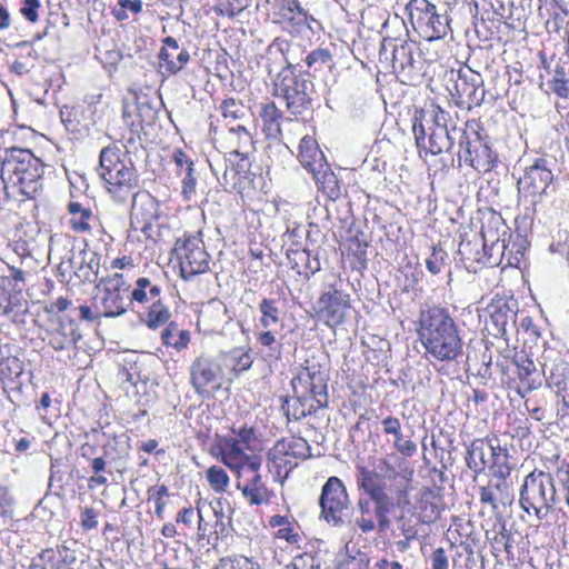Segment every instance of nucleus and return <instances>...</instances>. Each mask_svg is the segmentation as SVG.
<instances>
[{
    "instance_id": "nucleus-1",
    "label": "nucleus",
    "mask_w": 569,
    "mask_h": 569,
    "mask_svg": "<svg viewBox=\"0 0 569 569\" xmlns=\"http://www.w3.org/2000/svg\"><path fill=\"white\" fill-rule=\"evenodd\" d=\"M43 164L29 149L10 148L1 158L3 198H33L42 188Z\"/></svg>"
},
{
    "instance_id": "nucleus-2",
    "label": "nucleus",
    "mask_w": 569,
    "mask_h": 569,
    "mask_svg": "<svg viewBox=\"0 0 569 569\" xmlns=\"http://www.w3.org/2000/svg\"><path fill=\"white\" fill-rule=\"evenodd\" d=\"M419 335L427 351L438 360H455L462 352L457 326L443 308L432 307L421 313Z\"/></svg>"
},
{
    "instance_id": "nucleus-3",
    "label": "nucleus",
    "mask_w": 569,
    "mask_h": 569,
    "mask_svg": "<svg viewBox=\"0 0 569 569\" xmlns=\"http://www.w3.org/2000/svg\"><path fill=\"white\" fill-rule=\"evenodd\" d=\"M558 498L553 478L545 471L535 470L527 475L519 491L521 509L529 515L533 513L540 520L548 516Z\"/></svg>"
},
{
    "instance_id": "nucleus-4",
    "label": "nucleus",
    "mask_w": 569,
    "mask_h": 569,
    "mask_svg": "<svg viewBox=\"0 0 569 569\" xmlns=\"http://www.w3.org/2000/svg\"><path fill=\"white\" fill-rule=\"evenodd\" d=\"M273 86L274 96L286 101L287 109L292 114H303L311 108L313 83L305 76L296 74L291 66L277 74Z\"/></svg>"
},
{
    "instance_id": "nucleus-5",
    "label": "nucleus",
    "mask_w": 569,
    "mask_h": 569,
    "mask_svg": "<svg viewBox=\"0 0 569 569\" xmlns=\"http://www.w3.org/2000/svg\"><path fill=\"white\" fill-rule=\"evenodd\" d=\"M103 286L93 299L96 312L106 318L122 316L131 305L130 284L123 279V274L114 273L101 280Z\"/></svg>"
},
{
    "instance_id": "nucleus-6",
    "label": "nucleus",
    "mask_w": 569,
    "mask_h": 569,
    "mask_svg": "<svg viewBox=\"0 0 569 569\" xmlns=\"http://www.w3.org/2000/svg\"><path fill=\"white\" fill-rule=\"evenodd\" d=\"M392 48V67L402 83L413 84L421 78L422 61L411 38H382L381 49Z\"/></svg>"
},
{
    "instance_id": "nucleus-7",
    "label": "nucleus",
    "mask_w": 569,
    "mask_h": 569,
    "mask_svg": "<svg viewBox=\"0 0 569 569\" xmlns=\"http://www.w3.org/2000/svg\"><path fill=\"white\" fill-rule=\"evenodd\" d=\"M120 156L121 150L114 144H109L100 151L97 171L106 182L109 192H113L116 189H130L137 180L131 163L127 164Z\"/></svg>"
},
{
    "instance_id": "nucleus-8",
    "label": "nucleus",
    "mask_w": 569,
    "mask_h": 569,
    "mask_svg": "<svg viewBox=\"0 0 569 569\" xmlns=\"http://www.w3.org/2000/svg\"><path fill=\"white\" fill-rule=\"evenodd\" d=\"M553 180V173L549 161L545 158H537L526 167L523 174L517 181L519 200L531 206L541 202L548 196V190Z\"/></svg>"
},
{
    "instance_id": "nucleus-9",
    "label": "nucleus",
    "mask_w": 569,
    "mask_h": 569,
    "mask_svg": "<svg viewBox=\"0 0 569 569\" xmlns=\"http://www.w3.org/2000/svg\"><path fill=\"white\" fill-rule=\"evenodd\" d=\"M291 383L295 393L309 395L318 408L328 406V372L315 358L306 360Z\"/></svg>"
},
{
    "instance_id": "nucleus-10",
    "label": "nucleus",
    "mask_w": 569,
    "mask_h": 569,
    "mask_svg": "<svg viewBox=\"0 0 569 569\" xmlns=\"http://www.w3.org/2000/svg\"><path fill=\"white\" fill-rule=\"evenodd\" d=\"M173 251L179 260L180 273L184 280H191L194 276L209 270L210 256L206 251L201 238L184 234L176 241Z\"/></svg>"
},
{
    "instance_id": "nucleus-11",
    "label": "nucleus",
    "mask_w": 569,
    "mask_h": 569,
    "mask_svg": "<svg viewBox=\"0 0 569 569\" xmlns=\"http://www.w3.org/2000/svg\"><path fill=\"white\" fill-rule=\"evenodd\" d=\"M224 372L218 359L199 356L190 366V383L194 392L202 398H210L221 389Z\"/></svg>"
},
{
    "instance_id": "nucleus-12",
    "label": "nucleus",
    "mask_w": 569,
    "mask_h": 569,
    "mask_svg": "<svg viewBox=\"0 0 569 569\" xmlns=\"http://www.w3.org/2000/svg\"><path fill=\"white\" fill-rule=\"evenodd\" d=\"M349 503L343 482L338 477H330L322 486L319 498L320 518L333 527H341Z\"/></svg>"
},
{
    "instance_id": "nucleus-13",
    "label": "nucleus",
    "mask_w": 569,
    "mask_h": 569,
    "mask_svg": "<svg viewBox=\"0 0 569 569\" xmlns=\"http://www.w3.org/2000/svg\"><path fill=\"white\" fill-rule=\"evenodd\" d=\"M357 486L362 489L375 503V512L380 530L389 527V512L393 508V501L385 490V485L378 480V475L363 466L357 468Z\"/></svg>"
},
{
    "instance_id": "nucleus-14",
    "label": "nucleus",
    "mask_w": 569,
    "mask_h": 569,
    "mask_svg": "<svg viewBox=\"0 0 569 569\" xmlns=\"http://www.w3.org/2000/svg\"><path fill=\"white\" fill-rule=\"evenodd\" d=\"M459 144L458 158L460 161H465L480 173L488 172L493 168L496 156L478 132L472 131L471 134L466 131L460 132Z\"/></svg>"
},
{
    "instance_id": "nucleus-15",
    "label": "nucleus",
    "mask_w": 569,
    "mask_h": 569,
    "mask_svg": "<svg viewBox=\"0 0 569 569\" xmlns=\"http://www.w3.org/2000/svg\"><path fill=\"white\" fill-rule=\"evenodd\" d=\"M229 158L234 173H247L250 170V154L254 150L251 133L243 123L230 126L228 129Z\"/></svg>"
},
{
    "instance_id": "nucleus-16",
    "label": "nucleus",
    "mask_w": 569,
    "mask_h": 569,
    "mask_svg": "<svg viewBox=\"0 0 569 569\" xmlns=\"http://www.w3.org/2000/svg\"><path fill=\"white\" fill-rule=\"evenodd\" d=\"M279 14L281 19L278 22L282 26V30L292 36L316 34L321 30V24L307 14L306 10L301 8L299 0H287L280 7Z\"/></svg>"
},
{
    "instance_id": "nucleus-17",
    "label": "nucleus",
    "mask_w": 569,
    "mask_h": 569,
    "mask_svg": "<svg viewBox=\"0 0 569 569\" xmlns=\"http://www.w3.org/2000/svg\"><path fill=\"white\" fill-rule=\"evenodd\" d=\"M310 455V445L306 439L291 437L279 440L269 451L268 457L277 468H292L298 465V460H305Z\"/></svg>"
},
{
    "instance_id": "nucleus-18",
    "label": "nucleus",
    "mask_w": 569,
    "mask_h": 569,
    "mask_svg": "<svg viewBox=\"0 0 569 569\" xmlns=\"http://www.w3.org/2000/svg\"><path fill=\"white\" fill-rule=\"evenodd\" d=\"M349 309V296L340 290H333L319 298L317 313L327 326L332 328L345 321Z\"/></svg>"
},
{
    "instance_id": "nucleus-19",
    "label": "nucleus",
    "mask_w": 569,
    "mask_h": 569,
    "mask_svg": "<svg viewBox=\"0 0 569 569\" xmlns=\"http://www.w3.org/2000/svg\"><path fill=\"white\" fill-rule=\"evenodd\" d=\"M101 256L86 249L77 254L72 253L61 266L68 264L69 269L82 282H94L100 268Z\"/></svg>"
},
{
    "instance_id": "nucleus-20",
    "label": "nucleus",
    "mask_w": 569,
    "mask_h": 569,
    "mask_svg": "<svg viewBox=\"0 0 569 569\" xmlns=\"http://www.w3.org/2000/svg\"><path fill=\"white\" fill-rule=\"evenodd\" d=\"M159 218V202L149 192H138L133 196L131 207V222L140 224L141 231L151 228Z\"/></svg>"
},
{
    "instance_id": "nucleus-21",
    "label": "nucleus",
    "mask_w": 569,
    "mask_h": 569,
    "mask_svg": "<svg viewBox=\"0 0 569 569\" xmlns=\"http://www.w3.org/2000/svg\"><path fill=\"white\" fill-rule=\"evenodd\" d=\"M48 343L54 350H67L81 338L73 321L59 320L57 326L47 332Z\"/></svg>"
},
{
    "instance_id": "nucleus-22",
    "label": "nucleus",
    "mask_w": 569,
    "mask_h": 569,
    "mask_svg": "<svg viewBox=\"0 0 569 569\" xmlns=\"http://www.w3.org/2000/svg\"><path fill=\"white\" fill-rule=\"evenodd\" d=\"M436 7L427 0H411L407 4L409 22L416 33H429V24Z\"/></svg>"
},
{
    "instance_id": "nucleus-23",
    "label": "nucleus",
    "mask_w": 569,
    "mask_h": 569,
    "mask_svg": "<svg viewBox=\"0 0 569 569\" xmlns=\"http://www.w3.org/2000/svg\"><path fill=\"white\" fill-rule=\"evenodd\" d=\"M495 448L482 439H476L468 448L466 461L468 467L475 472H480L495 462Z\"/></svg>"
},
{
    "instance_id": "nucleus-24",
    "label": "nucleus",
    "mask_w": 569,
    "mask_h": 569,
    "mask_svg": "<svg viewBox=\"0 0 569 569\" xmlns=\"http://www.w3.org/2000/svg\"><path fill=\"white\" fill-rule=\"evenodd\" d=\"M159 57L163 61L161 67H164L170 73L180 71L190 58L186 49L179 48L176 38H164V46L161 48Z\"/></svg>"
},
{
    "instance_id": "nucleus-25",
    "label": "nucleus",
    "mask_w": 569,
    "mask_h": 569,
    "mask_svg": "<svg viewBox=\"0 0 569 569\" xmlns=\"http://www.w3.org/2000/svg\"><path fill=\"white\" fill-rule=\"evenodd\" d=\"M298 157L301 164L311 173L318 172L327 164L317 141L310 136H305L300 140Z\"/></svg>"
},
{
    "instance_id": "nucleus-26",
    "label": "nucleus",
    "mask_w": 569,
    "mask_h": 569,
    "mask_svg": "<svg viewBox=\"0 0 569 569\" xmlns=\"http://www.w3.org/2000/svg\"><path fill=\"white\" fill-rule=\"evenodd\" d=\"M237 487L250 505L260 506L270 501L271 491L267 488L260 475L248 477L243 483L238 482Z\"/></svg>"
},
{
    "instance_id": "nucleus-27",
    "label": "nucleus",
    "mask_w": 569,
    "mask_h": 569,
    "mask_svg": "<svg viewBox=\"0 0 569 569\" xmlns=\"http://www.w3.org/2000/svg\"><path fill=\"white\" fill-rule=\"evenodd\" d=\"M297 398L293 400L286 399L282 402V410L289 421H298L308 415H311L317 409V403L312 400L309 402V395L296 393Z\"/></svg>"
},
{
    "instance_id": "nucleus-28",
    "label": "nucleus",
    "mask_w": 569,
    "mask_h": 569,
    "mask_svg": "<svg viewBox=\"0 0 569 569\" xmlns=\"http://www.w3.org/2000/svg\"><path fill=\"white\" fill-rule=\"evenodd\" d=\"M68 212L70 214L69 224L73 231L87 232L91 229L90 221L93 219V214L89 207L78 201H70Z\"/></svg>"
},
{
    "instance_id": "nucleus-29",
    "label": "nucleus",
    "mask_w": 569,
    "mask_h": 569,
    "mask_svg": "<svg viewBox=\"0 0 569 569\" xmlns=\"http://www.w3.org/2000/svg\"><path fill=\"white\" fill-rule=\"evenodd\" d=\"M161 288L157 284H153L148 278H139L136 281V288L132 290L130 295L131 303L133 301L146 305L150 303L154 305L157 300L160 299Z\"/></svg>"
},
{
    "instance_id": "nucleus-30",
    "label": "nucleus",
    "mask_w": 569,
    "mask_h": 569,
    "mask_svg": "<svg viewBox=\"0 0 569 569\" xmlns=\"http://www.w3.org/2000/svg\"><path fill=\"white\" fill-rule=\"evenodd\" d=\"M313 179L318 189L330 200L335 201L340 197L341 190L338 178L329 169L328 164L320 169L318 172H312Z\"/></svg>"
},
{
    "instance_id": "nucleus-31",
    "label": "nucleus",
    "mask_w": 569,
    "mask_h": 569,
    "mask_svg": "<svg viewBox=\"0 0 569 569\" xmlns=\"http://www.w3.org/2000/svg\"><path fill=\"white\" fill-rule=\"evenodd\" d=\"M463 130L453 128L451 131L442 128H433L429 133V151L432 154H439L450 151L453 146L455 134H459Z\"/></svg>"
},
{
    "instance_id": "nucleus-32",
    "label": "nucleus",
    "mask_w": 569,
    "mask_h": 569,
    "mask_svg": "<svg viewBox=\"0 0 569 569\" xmlns=\"http://www.w3.org/2000/svg\"><path fill=\"white\" fill-rule=\"evenodd\" d=\"M517 376L522 386L528 390L536 389L540 382L537 380V368L535 362L526 355L517 356L515 359Z\"/></svg>"
},
{
    "instance_id": "nucleus-33",
    "label": "nucleus",
    "mask_w": 569,
    "mask_h": 569,
    "mask_svg": "<svg viewBox=\"0 0 569 569\" xmlns=\"http://www.w3.org/2000/svg\"><path fill=\"white\" fill-rule=\"evenodd\" d=\"M406 458L396 450L388 452L379 459V469L386 478L390 480L396 479L408 469Z\"/></svg>"
},
{
    "instance_id": "nucleus-34",
    "label": "nucleus",
    "mask_w": 569,
    "mask_h": 569,
    "mask_svg": "<svg viewBox=\"0 0 569 569\" xmlns=\"http://www.w3.org/2000/svg\"><path fill=\"white\" fill-rule=\"evenodd\" d=\"M260 116L263 122V130L268 138L276 139L281 136V111L273 102L262 104Z\"/></svg>"
},
{
    "instance_id": "nucleus-35",
    "label": "nucleus",
    "mask_w": 569,
    "mask_h": 569,
    "mask_svg": "<svg viewBox=\"0 0 569 569\" xmlns=\"http://www.w3.org/2000/svg\"><path fill=\"white\" fill-rule=\"evenodd\" d=\"M221 117L229 128L237 123H242L248 116L249 109L241 102L233 98L226 99L220 104Z\"/></svg>"
},
{
    "instance_id": "nucleus-36",
    "label": "nucleus",
    "mask_w": 569,
    "mask_h": 569,
    "mask_svg": "<svg viewBox=\"0 0 569 569\" xmlns=\"http://www.w3.org/2000/svg\"><path fill=\"white\" fill-rule=\"evenodd\" d=\"M357 512L356 525L359 529L365 532H371L376 528V521L378 522V518L375 512V505L372 506L371 501L368 499L359 498L357 502Z\"/></svg>"
},
{
    "instance_id": "nucleus-37",
    "label": "nucleus",
    "mask_w": 569,
    "mask_h": 569,
    "mask_svg": "<svg viewBox=\"0 0 569 569\" xmlns=\"http://www.w3.org/2000/svg\"><path fill=\"white\" fill-rule=\"evenodd\" d=\"M96 57L103 64L114 66L122 58L113 38H98L96 43Z\"/></svg>"
},
{
    "instance_id": "nucleus-38",
    "label": "nucleus",
    "mask_w": 569,
    "mask_h": 569,
    "mask_svg": "<svg viewBox=\"0 0 569 569\" xmlns=\"http://www.w3.org/2000/svg\"><path fill=\"white\" fill-rule=\"evenodd\" d=\"M161 341L164 346L182 350L190 341V333L187 330L179 329L176 322H169L161 332Z\"/></svg>"
},
{
    "instance_id": "nucleus-39",
    "label": "nucleus",
    "mask_w": 569,
    "mask_h": 569,
    "mask_svg": "<svg viewBox=\"0 0 569 569\" xmlns=\"http://www.w3.org/2000/svg\"><path fill=\"white\" fill-rule=\"evenodd\" d=\"M457 76L458 79L455 82V90L457 94L460 97L466 96L473 101L480 82L479 73H475L471 70L467 72H462L460 70Z\"/></svg>"
},
{
    "instance_id": "nucleus-40",
    "label": "nucleus",
    "mask_w": 569,
    "mask_h": 569,
    "mask_svg": "<svg viewBox=\"0 0 569 569\" xmlns=\"http://www.w3.org/2000/svg\"><path fill=\"white\" fill-rule=\"evenodd\" d=\"M244 449L237 439H226L221 446L222 462L236 470L244 459Z\"/></svg>"
},
{
    "instance_id": "nucleus-41",
    "label": "nucleus",
    "mask_w": 569,
    "mask_h": 569,
    "mask_svg": "<svg viewBox=\"0 0 569 569\" xmlns=\"http://www.w3.org/2000/svg\"><path fill=\"white\" fill-rule=\"evenodd\" d=\"M171 317V312L161 300H157L154 305L148 308L146 317L143 318L144 323L150 329H157L166 325Z\"/></svg>"
},
{
    "instance_id": "nucleus-42",
    "label": "nucleus",
    "mask_w": 569,
    "mask_h": 569,
    "mask_svg": "<svg viewBox=\"0 0 569 569\" xmlns=\"http://www.w3.org/2000/svg\"><path fill=\"white\" fill-rule=\"evenodd\" d=\"M500 230H502V234L506 233V226L500 216H493L487 223H483L481 227L483 247H487L488 243L496 246L500 239Z\"/></svg>"
},
{
    "instance_id": "nucleus-43",
    "label": "nucleus",
    "mask_w": 569,
    "mask_h": 569,
    "mask_svg": "<svg viewBox=\"0 0 569 569\" xmlns=\"http://www.w3.org/2000/svg\"><path fill=\"white\" fill-rule=\"evenodd\" d=\"M551 90L560 98L569 96V68L556 64L551 79L549 80Z\"/></svg>"
},
{
    "instance_id": "nucleus-44",
    "label": "nucleus",
    "mask_w": 569,
    "mask_h": 569,
    "mask_svg": "<svg viewBox=\"0 0 569 569\" xmlns=\"http://www.w3.org/2000/svg\"><path fill=\"white\" fill-rule=\"evenodd\" d=\"M259 310L262 315L260 323L263 328H269L279 321V309L272 299L264 298L259 305Z\"/></svg>"
},
{
    "instance_id": "nucleus-45",
    "label": "nucleus",
    "mask_w": 569,
    "mask_h": 569,
    "mask_svg": "<svg viewBox=\"0 0 569 569\" xmlns=\"http://www.w3.org/2000/svg\"><path fill=\"white\" fill-rule=\"evenodd\" d=\"M505 489H507V483L505 481L498 483H490L486 487H481L479 491V499L482 503L489 505L492 511H496L498 509V506L496 503V492L499 491L500 493H502Z\"/></svg>"
},
{
    "instance_id": "nucleus-46",
    "label": "nucleus",
    "mask_w": 569,
    "mask_h": 569,
    "mask_svg": "<svg viewBox=\"0 0 569 569\" xmlns=\"http://www.w3.org/2000/svg\"><path fill=\"white\" fill-rule=\"evenodd\" d=\"M247 7V0H217L214 11L222 17L232 18Z\"/></svg>"
},
{
    "instance_id": "nucleus-47",
    "label": "nucleus",
    "mask_w": 569,
    "mask_h": 569,
    "mask_svg": "<svg viewBox=\"0 0 569 569\" xmlns=\"http://www.w3.org/2000/svg\"><path fill=\"white\" fill-rule=\"evenodd\" d=\"M141 0H118L117 7L113 9L118 20H126L130 14H138L142 11Z\"/></svg>"
},
{
    "instance_id": "nucleus-48",
    "label": "nucleus",
    "mask_w": 569,
    "mask_h": 569,
    "mask_svg": "<svg viewBox=\"0 0 569 569\" xmlns=\"http://www.w3.org/2000/svg\"><path fill=\"white\" fill-rule=\"evenodd\" d=\"M207 479L211 488L217 492H222L229 483V477L226 471L217 466L210 467L207 471Z\"/></svg>"
},
{
    "instance_id": "nucleus-49",
    "label": "nucleus",
    "mask_w": 569,
    "mask_h": 569,
    "mask_svg": "<svg viewBox=\"0 0 569 569\" xmlns=\"http://www.w3.org/2000/svg\"><path fill=\"white\" fill-rule=\"evenodd\" d=\"M429 33H432V36H448V33H453L451 19H449L447 14H438L435 11L433 18L429 24Z\"/></svg>"
},
{
    "instance_id": "nucleus-50",
    "label": "nucleus",
    "mask_w": 569,
    "mask_h": 569,
    "mask_svg": "<svg viewBox=\"0 0 569 569\" xmlns=\"http://www.w3.org/2000/svg\"><path fill=\"white\" fill-rule=\"evenodd\" d=\"M447 258L448 254L441 247L433 246L430 257L426 260L428 271L438 274L445 267Z\"/></svg>"
},
{
    "instance_id": "nucleus-51",
    "label": "nucleus",
    "mask_w": 569,
    "mask_h": 569,
    "mask_svg": "<svg viewBox=\"0 0 569 569\" xmlns=\"http://www.w3.org/2000/svg\"><path fill=\"white\" fill-rule=\"evenodd\" d=\"M392 447L398 453L402 455L403 457H412L416 455L417 445L412 440L405 437L402 429L399 430V433L392 435Z\"/></svg>"
},
{
    "instance_id": "nucleus-52",
    "label": "nucleus",
    "mask_w": 569,
    "mask_h": 569,
    "mask_svg": "<svg viewBox=\"0 0 569 569\" xmlns=\"http://www.w3.org/2000/svg\"><path fill=\"white\" fill-rule=\"evenodd\" d=\"M261 467V459L258 456H249L244 455L243 461H241L240 466L237 467L234 471H237L239 477H253V475H259L258 470Z\"/></svg>"
},
{
    "instance_id": "nucleus-53",
    "label": "nucleus",
    "mask_w": 569,
    "mask_h": 569,
    "mask_svg": "<svg viewBox=\"0 0 569 569\" xmlns=\"http://www.w3.org/2000/svg\"><path fill=\"white\" fill-rule=\"evenodd\" d=\"M232 370L236 375L251 368L253 360L248 351L234 350L231 352Z\"/></svg>"
},
{
    "instance_id": "nucleus-54",
    "label": "nucleus",
    "mask_w": 569,
    "mask_h": 569,
    "mask_svg": "<svg viewBox=\"0 0 569 569\" xmlns=\"http://www.w3.org/2000/svg\"><path fill=\"white\" fill-rule=\"evenodd\" d=\"M10 284V279L3 272V266L0 262V310L3 309V315H8L11 312L10 308V293L8 290V286Z\"/></svg>"
},
{
    "instance_id": "nucleus-55",
    "label": "nucleus",
    "mask_w": 569,
    "mask_h": 569,
    "mask_svg": "<svg viewBox=\"0 0 569 569\" xmlns=\"http://www.w3.org/2000/svg\"><path fill=\"white\" fill-rule=\"evenodd\" d=\"M134 110L141 124H150L156 119L157 111L148 101L137 100Z\"/></svg>"
},
{
    "instance_id": "nucleus-56",
    "label": "nucleus",
    "mask_w": 569,
    "mask_h": 569,
    "mask_svg": "<svg viewBox=\"0 0 569 569\" xmlns=\"http://www.w3.org/2000/svg\"><path fill=\"white\" fill-rule=\"evenodd\" d=\"M204 515H206V502H198L197 519H198V538H199V540H203L212 533L210 523L204 520Z\"/></svg>"
},
{
    "instance_id": "nucleus-57",
    "label": "nucleus",
    "mask_w": 569,
    "mask_h": 569,
    "mask_svg": "<svg viewBox=\"0 0 569 569\" xmlns=\"http://www.w3.org/2000/svg\"><path fill=\"white\" fill-rule=\"evenodd\" d=\"M197 178L194 176V168L186 171L182 174V197L184 200L190 201L196 193Z\"/></svg>"
},
{
    "instance_id": "nucleus-58",
    "label": "nucleus",
    "mask_w": 569,
    "mask_h": 569,
    "mask_svg": "<svg viewBox=\"0 0 569 569\" xmlns=\"http://www.w3.org/2000/svg\"><path fill=\"white\" fill-rule=\"evenodd\" d=\"M172 159L178 168L179 176L193 168V161L181 149L174 150Z\"/></svg>"
},
{
    "instance_id": "nucleus-59",
    "label": "nucleus",
    "mask_w": 569,
    "mask_h": 569,
    "mask_svg": "<svg viewBox=\"0 0 569 569\" xmlns=\"http://www.w3.org/2000/svg\"><path fill=\"white\" fill-rule=\"evenodd\" d=\"M287 569H320L315 557L308 553L298 556Z\"/></svg>"
},
{
    "instance_id": "nucleus-60",
    "label": "nucleus",
    "mask_w": 569,
    "mask_h": 569,
    "mask_svg": "<svg viewBox=\"0 0 569 569\" xmlns=\"http://www.w3.org/2000/svg\"><path fill=\"white\" fill-rule=\"evenodd\" d=\"M40 8L39 0H23L20 7L21 14L30 22L38 20V9Z\"/></svg>"
},
{
    "instance_id": "nucleus-61",
    "label": "nucleus",
    "mask_w": 569,
    "mask_h": 569,
    "mask_svg": "<svg viewBox=\"0 0 569 569\" xmlns=\"http://www.w3.org/2000/svg\"><path fill=\"white\" fill-rule=\"evenodd\" d=\"M14 497L6 486L0 485V516H7L14 506Z\"/></svg>"
},
{
    "instance_id": "nucleus-62",
    "label": "nucleus",
    "mask_w": 569,
    "mask_h": 569,
    "mask_svg": "<svg viewBox=\"0 0 569 569\" xmlns=\"http://www.w3.org/2000/svg\"><path fill=\"white\" fill-rule=\"evenodd\" d=\"M556 476L561 486L560 495L563 496L566 503L569 506V465L559 468Z\"/></svg>"
},
{
    "instance_id": "nucleus-63",
    "label": "nucleus",
    "mask_w": 569,
    "mask_h": 569,
    "mask_svg": "<svg viewBox=\"0 0 569 569\" xmlns=\"http://www.w3.org/2000/svg\"><path fill=\"white\" fill-rule=\"evenodd\" d=\"M331 61V54L327 49H318L309 53L306 58V62L309 67L320 63L327 64Z\"/></svg>"
},
{
    "instance_id": "nucleus-64",
    "label": "nucleus",
    "mask_w": 569,
    "mask_h": 569,
    "mask_svg": "<svg viewBox=\"0 0 569 569\" xmlns=\"http://www.w3.org/2000/svg\"><path fill=\"white\" fill-rule=\"evenodd\" d=\"M81 526L87 530L94 529L98 526V512L91 508L86 507L81 512Z\"/></svg>"
}]
</instances>
